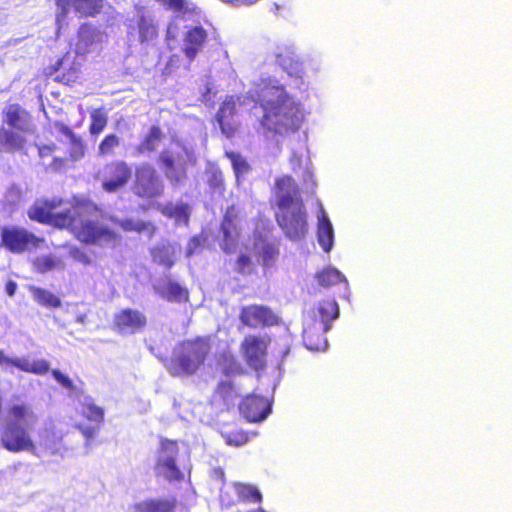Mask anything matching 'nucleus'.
Masks as SVG:
<instances>
[{"label": "nucleus", "instance_id": "obj_1", "mask_svg": "<svg viewBox=\"0 0 512 512\" xmlns=\"http://www.w3.org/2000/svg\"><path fill=\"white\" fill-rule=\"evenodd\" d=\"M261 126L273 135H288L299 130L304 115L300 104L292 99L283 86L265 84L261 88Z\"/></svg>", "mask_w": 512, "mask_h": 512}, {"label": "nucleus", "instance_id": "obj_2", "mask_svg": "<svg viewBox=\"0 0 512 512\" xmlns=\"http://www.w3.org/2000/svg\"><path fill=\"white\" fill-rule=\"evenodd\" d=\"M275 196L278 208L275 219L278 226L291 241L303 239L309 230L307 211L292 176L284 175L275 180Z\"/></svg>", "mask_w": 512, "mask_h": 512}, {"label": "nucleus", "instance_id": "obj_3", "mask_svg": "<svg viewBox=\"0 0 512 512\" xmlns=\"http://www.w3.org/2000/svg\"><path fill=\"white\" fill-rule=\"evenodd\" d=\"M103 220L104 216L96 207L85 203L71 204L65 229L80 243L98 247H115L121 242V235Z\"/></svg>", "mask_w": 512, "mask_h": 512}, {"label": "nucleus", "instance_id": "obj_4", "mask_svg": "<svg viewBox=\"0 0 512 512\" xmlns=\"http://www.w3.org/2000/svg\"><path fill=\"white\" fill-rule=\"evenodd\" d=\"M212 353V341L209 335L185 339L176 344L167 369L172 376L195 375L204 366Z\"/></svg>", "mask_w": 512, "mask_h": 512}, {"label": "nucleus", "instance_id": "obj_5", "mask_svg": "<svg viewBox=\"0 0 512 512\" xmlns=\"http://www.w3.org/2000/svg\"><path fill=\"white\" fill-rule=\"evenodd\" d=\"M8 420L5 423L1 444L9 452L34 451L35 443L29 433V424L37 420L32 409L24 404H14L8 409Z\"/></svg>", "mask_w": 512, "mask_h": 512}, {"label": "nucleus", "instance_id": "obj_6", "mask_svg": "<svg viewBox=\"0 0 512 512\" xmlns=\"http://www.w3.org/2000/svg\"><path fill=\"white\" fill-rule=\"evenodd\" d=\"M70 203L60 198L38 199L28 209L30 220L65 229L70 216Z\"/></svg>", "mask_w": 512, "mask_h": 512}, {"label": "nucleus", "instance_id": "obj_7", "mask_svg": "<svg viewBox=\"0 0 512 512\" xmlns=\"http://www.w3.org/2000/svg\"><path fill=\"white\" fill-rule=\"evenodd\" d=\"M44 238L17 225H5L0 228V247L12 254H23L40 248Z\"/></svg>", "mask_w": 512, "mask_h": 512}, {"label": "nucleus", "instance_id": "obj_8", "mask_svg": "<svg viewBox=\"0 0 512 512\" xmlns=\"http://www.w3.org/2000/svg\"><path fill=\"white\" fill-rule=\"evenodd\" d=\"M179 454V445L176 440L162 438L160 440L159 457L155 464V471L158 476L168 482H181L184 480V473L176 463Z\"/></svg>", "mask_w": 512, "mask_h": 512}, {"label": "nucleus", "instance_id": "obj_9", "mask_svg": "<svg viewBox=\"0 0 512 512\" xmlns=\"http://www.w3.org/2000/svg\"><path fill=\"white\" fill-rule=\"evenodd\" d=\"M132 167L124 160H111L98 171L101 188L107 193H115L128 185L132 178Z\"/></svg>", "mask_w": 512, "mask_h": 512}, {"label": "nucleus", "instance_id": "obj_10", "mask_svg": "<svg viewBox=\"0 0 512 512\" xmlns=\"http://www.w3.org/2000/svg\"><path fill=\"white\" fill-rule=\"evenodd\" d=\"M268 336L247 335L240 344V352L246 365L256 372L264 371L267 366Z\"/></svg>", "mask_w": 512, "mask_h": 512}, {"label": "nucleus", "instance_id": "obj_11", "mask_svg": "<svg viewBox=\"0 0 512 512\" xmlns=\"http://www.w3.org/2000/svg\"><path fill=\"white\" fill-rule=\"evenodd\" d=\"M57 12L55 23L57 32L67 25V18L72 7L79 17H95L103 9L104 0H55Z\"/></svg>", "mask_w": 512, "mask_h": 512}, {"label": "nucleus", "instance_id": "obj_12", "mask_svg": "<svg viewBox=\"0 0 512 512\" xmlns=\"http://www.w3.org/2000/svg\"><path fill=\"white\" fill-rule=\"evenodd\" d=\"M163 183L150 164H143L135 171V179L132 186L134 195L142 199H154L162 195Z\"/></svg>", "mask_w": 512, "mask_h": 512}, {"label": "nucleus", "instance_id": "obj_13", "mask_svg": "<svg viewBox=\"0 0 512 512\" xmlns=\"http://www.w3.org/2000/svg\"><path fill=\"white\" fill-rule=\"evenodd\" d=\"M240 220L238 208L235 205L228 206L220 225L223 234L221 249L226 254L234 253L237 250L241 235Z\"/></svg>", "mask_w": 512, "mask_h": 512}, {"label": "nucleus", "instance_id": "obj_14", "mask_svg": "<svg viewBox=\"0 0 512 512\" xmlns=\"http://www.w3.org/2000/svg\"><path fill=\"white\" fill-rule=\"evenodd\" d=\"M148 323L144 312L138 309L124 308L113 317L112 328L120 335H133L144 331Z\"/></svg>", "mask_w": 512, "mask_h": 512}, {"label": "nucleus", "instance_id": "obj_15", "mask_svg": "<svg viewBox=\"0 0 512 512\" xmlns=\"http://www.w3.org/2000/svg\"><path fill=\"white\" fill-rule=\"evenodd\" d=\"M158 164L172 184L178 185L187 178V163L183 154L163 149L158 155Z\"/></svg>", "mask_w": 512, "mask_h": 512}, {"label": "nucleus", "instance_id": "obj_16", "mask_svg": "<svg viewBox=\"0 0 512 512\" xmlns=\"http://www.w3.org/2000/svg\"><path fill=\"white\" fill-rule=\"evenodd\" d=\"M239 319L249 328L271 327L280 323V318L267 306L252 304L240 310Z\"/></svg>", "mask_w": 512, "mask_h": 512}, {"label": "nucleus", "instance_id": "obj_17", "mask_svg": "<svg viewBox=\"0 0 512 512\" xmlns=\"http://www.w3.org/2000/svg\"><path fill=\"white\" fill-rule=\"evenodd\" d=\"M239 410L249 422H261L271 413V403L266 397L250 394L241 401Z\"/></svg>", "mask_w": 512, "mask_h": 512}, {"label": "nucleus", "instance_id": "obj_18", "mask_svg": "<svg viewBox=\"0 0 512 512\" xmlns=\"http://www.w3.org/2000/svg\"><path fill=\"white\" fill-rule=\"evenodd\" d=\"M2 125L18 130V131H29V124L31 115L24 107L19 103L7 104L2 112Z\"/></svg>", "mask_w": 512, "mask_h": 512}, {"label": "nucleus", "instance_id": "obj_19", "mask_svg": "<svg viewBox=\"0 0 512 512\" xmlns=\"http://www.w3.org/2000/svg\"><path fill=\"white\" fill-rule=\"evenodd\" d=\"M208 34L201 26H194L187 30L183 38L182 51L189 61H193L202 50Z\"/></svg>", "mask_w": 512, "mask_h": 512}, {"label": "nucleus", "instance_id": "obj_20", "mask_svg": "<svg viewBox=\"0 0 512 512\" xmlns=\"http://www.w3.org/2000/svg\"><path fill=\"white\" fill-rule=\"evenodd\" d=\"M24 131H18L6 126H0V153H15L26 146Z\"/></svg>", "mask_w": 512, "mask_h": 512}, {"label": "nucleus", "instance_id": "obj_21", "mask_svg": "<svg viewBox=\"0 0 512 512\" xmlns=\"http://www.w3.org/2000/svg\"><path fill=\"white\" fill-rule=\"evenodd\" d=\"M236 114V104L233 97L226 98L217 111L216 119L220 129L224 135L231 138L235 135L237 127L234 123L230 122Z\"/></svg>", "mask_w": 512, "mask_h": 512}, {"label": "nucleus", "instance_id": "obj_22", "mask_svg": "<svg viewBox=\"0 0 512 512\" xmlns=\"http://www.w3.org/2000/svg\"><path fill=\"white\" fill-rule=\"evenodd\" d=\"M178 505L176 497L151 498L135 503L133 512H175Z\"/></svg>", "mask_w": 512, "mask_h": 512}, {"label": "nucleus", "instance_id": "obj_23", "mask_svg": "<svg viewBox=\"0 0 512 512\" xmlns=\"http://www.w3.org/2000/svg\"><path fill=\"white\" fill-rule=\"evenodd\" d=\"M313 313L314 318L323 326V331H328L330 323L339 316V306L335 299L325 298L317 304Z\"/></svg>", "mask_w": 512, "mask_h": 512}, {"label": "nucleus", "instance_id": "obj_24", "mask_svg": "<svg viewBox=\"0 0 512 512\" xmlns=\"http://www.w3.org/2000/svg\"><path fill=\"white\" fill-rule=\"evenodd\" d=\"M164 138L165 134L160 125H152L148 132L140 140L136 147V151L140 155H149L155 153Z\"/></svg>", "mask_w": 512, "mask_h": 512}, {"label": "nucleus", "instance_id": "obj_25", "mask_svg": "<svg viewBox=\"0 0 512 512\" xmlns=\"http://www.w3.org/2000/svg\"><path fill=\"white\" fill-rule=\"evenodd\" d=\"M111 220L117 222L124 232L146 234L148 238L154 237L157 231V227L152 221L134 220L132 218L118 220L114 217H111Z\"/></svg>", "mask_w": 512, "mask_h": 512}, {"label": "nucleus", "instance_id": "obj_26", "mask_svg": "<svg viewBox=\"0 0 512 512\" xmlns=\"http://www.w3.org/2000/svg\"><path fill=\"white\" fill-rule=\"evenodd\" d=\"M317 239L319 245L325 252L331 251L334 245V230L323 209H321V214L318 218Z\"/></svg>", "mask_w": 512, "mask_h": 512}, {"label": "nucleus", "instance_id": "obj_27", "mask_svg": "<svg viewBox=\"0 0 512 512\" xmlns=\"http://www.w3.org/2000/svg\"><path fill=\"white\" fill-rule=\"evenodd\" d=\"M326 332L327 331H323V326L317 329L315 325H308L304 328L302 333L305 346L312 351L323 350L327 346Z\"/></svg>", "mask_w": 512, "mask_h": 512}, {"label": "nucleus", "instance_id": "obj_28", "mask_svg": "<svg viewBox=\"0 0 512 512\" xmlns=\"http://www.w3.org/2000/svg\"><path fill=\"white\" fill-rule=\"evenodd\" d=\"M219 365L221 367L222 374L228 378L243 376L246 374L245 368L232 353L221 354Z\"/></svg>", "mask_w": 512, "mask_h": 512}, {"label": "nucleus", "instance_id": "obj_29", "mask_svg": "<svg viewBox=\"0 0 512 512\" xmlns=\"http://www.w3.org/2000/svg\"><path fill=\"white\" fill-rule=\"evenodd\" d=\"M160 294L169 302H187L189 300V291L179 283L169 280L161 289Z\"/></svg>", "mask_w": 512, "mask_h": 512}, {"label": "nucleus", "instance_id": "obj_30", "mask_svg": "<svg viewBox=\"0 0 512 512\" xmlns=\"http://www.w3.org/2000/svg\"><path fill=\"white\" fill-rule=\"evenodd\" d=\"M233 491L237 497V502L254 504L262 502V494L252 485L236 483L233 485Z\"/></svg>", "mask_w": 512, "mask_h": 512}, {"label": "nucleus", "instance_id": "obj_31", "mask_svg": "<svg viewBox=\"0 0 512 512\" xmlns=\"http://www.w3.org/2000/svg\"><path fill=\"white\" fill-rule=\"evenodd\" d=\"M215 401L222 402L226 406L233 404L239 396L232 381H220L214 390Z\"/></svg>", "mask_w": 512, "mask_h": 512}, {"label": "nucleus", "instance_id": "obj_32", "mask_svg": "<svg viewBox=\"0 0 512 512\" xmlns=\"http://www.w3.org/2000/svg\"><path fill=\"white\" fill-rule=\"evenodd\" d=\"M139 40L141 43L154 40L158 37V27L154 21L145 16L141 15L137 21Z\"/></svg>", "mask_w": 512, "mask_h": 512}, {"label": "nucleus", "instance_id": "obj_33", "mask_svg": "<svg viewBox=\"0 0 512 512\" xmlns=\"http://www.w3.org/2000/svg\"><path fill=\"white\" fill-rule=\"evenodd\" d=\"M15 367L20 371L36 375H44L50 370L49 362L44 359L29 361L22 358V360L15 361Z\"/></svg>", "mask_w": 512, "mask_h": 512}, {"label": "nucleus", "instance_id": "obj_34", "mask_svg": "<svg viewBox=\"0 0 512 512\" xmlns=\"http://www.w3.org/2000/svg\"><path fill=\"white\" fill-rule=\"evenodd\" d=\"M151 256L153 261L165 267L166 269H170L175 264V255L174 251L170 246H156L151 250Z\"/></svg>", "mask_w": 512, "mask_h": 512}, {"label": "nucleus", "instance_id": "obj_35", "mask_svg": "<svg viewBox=\"0 0 512 512\" xmlns=\"http://www.w3.org/2000/svg\"><path fill=\"white\" fill-rule=\"evenodd\" d=\"M319 285L323 287H331L342 282H346L345 276L335 268H325L316 274Z\"/></svg>", "mask_w": 512, "mask_h": 512}, {"label": "nucleus", "instance_id": "obj_36", "mask_svg": "<svg viewBox=\"0 0 512 512\" xmlns=\"http://www.w3.org/2000/svg\"><path fill=\"white\" fill-rule=\"evenodd\" d=\"M31 291L34 300L38 304L49 308H58L61 306V300L52 292L39 287H33Z\"/></svg>", "mask_w": 512, "mask_h": 512}, {"label": "nucleus", "instance_id": "obj_37", "mask_svg": "<svg viewBox=\"0 0 512 512\" xmlns=\"http://www.w3.org/2000/svg\"><path fill=\"white\" fill-rule=\"evenodd\" d=\"M89 133L97 136L103 132L108 123V117L103 108H96L90 114Z\"/></svg>", "mask_w": 512, "mask_h": 512}, {"label": "nucleus", "instance_id": "obj_38", "mask_svg": "<svg viewBox=\"0 0 512 512\" xmlns=\"http://www.w3.org/2000/svg\"><path fill=\"white\" fill-rule=\"evenodd\" d=\"M161 212L168 218H174L178 222H184L185 224L189 221V208L187 204L181 203L177 205L167 204Z\"/></svg>", "mask_w": 512, "mask_h": 512}, {"label": "nucleus", "instance_id": "obj_39", "mask_svg": "<svg viewBox=\"0 0 512 512\" xmlns=\"http://www.w3.org/2000/svg\"><path fill=\"white\" fill-rule=\"evenodd\" d=\"M120 145V138L118 135L111 133L107 134L99 143L98 154L102 157L112 155Z\"/></svg>", "mask_w": 512, "mask_h": 512}, {"label": "nucleus", "instance_id": "obj_40", "mask_svg": "<svg viewBox=\"0 0 512 512\" xmlns=\"http://www.w3.org/2000/svg\"><path fill=\"white\" fill-rule=\"evenodd\" d=\"M77 36L79 44L86 48L95 42L97 29L89 23H83L78 29Z\"/></svg>", "mask_w": 512, "mask_h": 512}, {"label": "nucleus", "instance_id": "obj_41", "mask_svg": "<svg viewBox=\"0 0 512 512\" xmlns=\"http://www.w3.org/2000/svg\"><path fill=\"white\" fill-rule=\"evenodd\" d=\"M62 131L71 138L72 148L70 152V159L72 161L81 159L85 153V147L82 141L74 135L73 131L69 127L64 126Z\"/></svg>", "mask_w": 512, "mask_h": 512}, {"label": "nucleus", "instance_id": "obj_42", "mask_svg": "<svg viewBox=\"0 0 512 512\" xmlns=\"http://www.w3.org/2000/svg\"><path fill=\"white\" fill-rule=\"evenodd\" d=\"M57 259L52 255H42L36 257L33 261V267L36 272L44 274L56 268Z\"/></svg>", "mask_w": 512, "mask_h": 512}, {"label": "nucleus", "instance_id": "obj_43", "mask_svg": "<svg viewBox=\"0 0 512 512\" xmlns=\"http://www.w3.org/2000/svg\"><path fill=\"white\" fill-rule=\"evenodd\" d=\"M279 255V249L277 245L273 243H264L261 247L259 256L261 258V264L263 266H270L273 264Z\"/></svg>", "mask_w": 512, "mask_h": 512}, {"label": "nucleus", "instance_id": "obj_44", "mask_svg": "<svg viewBox=\"0 0 512 512\" xmlns=\"http://www.w3.org/2000/svg\"><path fill=\"white\" fill-rule=\"evenodd\" d=\"M235 269L242 275L251 274L254 270L251 257L247 254L241 253L235 262Z\"/></svg>", "mask_w": 512, "mask_h": 512}, {"label": "nucleus", "instance_id": "obj_45", "mask_svg": "<svg viewBox=\"0 0 512 512\" xmlns=\"http://www.w3.org/2000/svg\"><path fill=\"white\" fill-rule=\"evenodd\" d=\"M225 439L229 445L241 446L248 442L249 436L242 430H233L226 433Z\"/></svg>", "mask_w": 512, "mask_h": 512}, {"label": "nucleus", "instance_id": "obj_46", "mask_svg": "<svg viewBox=\"0 0 512 512\" xmlns=\"http://www.w3.org/2000/svg\"><path fill=\"white\" fill-rule=\"evenodd\" d=\"M79 71L75 67H71L67 72L59 73L55 76V80L65 85H72L78 80Z\"/></svg>", "mask_w": 512, "mask_h": 512}, {"label": "nucleus", "instance_id": "obj_47", "mask_svg": "<svg viewBox=\"0 0 512 512\" xmlns=\"http://www.w3.org/2000/svg\"><path fill=\"white\" fill-rule=\"evenodd\" d=\"M208 185L213 190L221 191L224 189V177L221 171L212 170L208 175Z\"/></svg>", "mask_w": 512, "mask_h": 512}, {"label": "nucleus", "instance_id": "obj_48", "mask_svg": "<svg viewBox=\"0 0 512 512\" xmlns=\"http://www.w3.org/2000/svg\"><path fill=\"white\" fill-rule=\"evenodd\" d=\"M69 256L79 262V263H82L83 265H90L92 260L90 258V256L88 255V253L83 250L82 248L78 247V246H72L70 249H69Z\"/></svg>", "mask_w": 512, "mask_h": 512}, {"label": "nucleus", "instance_id": "obj_49", "mask_svg": "<svg viewBox=\"0 0 512 512\" xmlns=\"http://www.w3.org/2000/svg\"><path fill=\"white\" fill-rule=\"evenodd\" d=\"M84 414L85 417L90 421L101 423L104 420L103 409L94 404L87 405Z\"/></svg>", "mask_w": 512, "mask_h": 512}, {"label": "nucleus", "instance_id": "obj_50", "mask_svg": "<svg viewBox=\"0 0 512 512\" xmlns=\"http://www.w3.org/2000/svg\"><path fill=\"white\" fill-rule=\"evenodd\" d=\"M51 374L53 376V378L64 388L68 389V390H74V385H73V382L72 380L66 376L65 374H63L61 371H59L58 369H53L51 371Z\"/></svg>", "mask_w": 512, "mask_h": 512}, {"label": "nucleus", "instance_id": "obj_51", "mask_svg": "<svg viewBox=\"0 0 512 512\" xmlns=\"http://www.w3.org/2000/svg\"><path fill=\"white\" fill-rule=\"evenodd\" d=\"M220 503L223 507H231L234 506L237 502V499H234L228 490L222 491L220 494Z\"/></svg>", "mask_w": 512, "mask_h": 512}, {"label": "nucleus", "instance_id": "obj_52", "mask_svg": "<svg viewBox=\"0 0 512 512\" xmlns=\"http://www.w3.org/2000/svg\"><path fill=\"white\" fill-rule=\"evenodd\" d=\"M56 150V146L54 144L51 145H42L38 148V153L41 158L50 156Z\"/></svg>", "mask_w": 512, "mask_h": 512}, {"label": "nucleus", "instance_id": "obj_53", "mask_svg": "<svg viewBox=\"0 0 512 512\" xmlns=\"http://www.w3.org/2000/svg\"><path fill=\"white\" fill-rule=\"evenodd\" d=\"M22 360V358H9L4 355L3 351H0V365H11L15 367V361Z\"/></svg>", "mask_w": 512, "mask_h": 512}, {"label": "nucleus", "instance_id": "obj_54", "mask_svg": "<svg viewBox=\"0 0 512 512\" xmlns=\"http://www.w3.org/2000/svg\"><path fill=\"white\" fill-rule=\"evenodd\" d=\"M17 284L10 280L6 283V292L9 296H13L16 292Z\"/></svg>", "mask_w": 512, "mask_h": 512}, {"label": "nucleus", "instance_id": "obj_55", "mask_svg": "<svg viewBox=\"0 0 512 512\" xmlns=\"http://www.w3.org/2000/svg\"><path fill=\"white\" fill-rule=\"evenodd\" d=\"M63 60L59 59L54 65H51L48 69V75H52L54 73H57L60 69V66L62 65Z\"/></svg>", "mask_w": 512, "mask_h": 512}, {"label": "nucleus", "instance_id": "obj_56", "mask_svg": "<svg viewBox=\"0 0 512 512\" xmlns=\"http://www.w3.org/2000/svg\"><path fill=\"white\" fill-rule=\"evenodd\" d=\"M79 430L83 433L86 438H91L94 434V430L92 428L78 426Z\"/></svg>", "mask_w": 512, "mask_h": 512}, {"label": "nucleus", "instance_id": "obj_57", "mask_svg": "<svg viewBox=\"0 0 512 512\" xmlns=\"http://www.w3.org/2000/svg\"><path fill=\"white\" fill-rule=\"evenodd\" d=\"M62 164H63V160H62V159H60V158H54V160H53V165H54V167H55V168H59V167H61V166H62Z\"/></svg>", "mask_w": 512, "mask_h": 512}, {"label": "nucleus", "instance_id": "obj_58", "mask_svg": "<svg viewBox=\"0 0 512 512\" xmlns=\"http://www.w3.org/2000/svg\"><path fill=\"white\" fill-rule=\"evenodd\" d=\"M227 156L232 159V160H235L236 158H238V155L233 153V152H230V153H227Z\"/></svg>", "mask_w": 512, "mask_h": 512}, {"label": "nucleus", "instance_id": "obj_59", "mask_svg": "<svg viewBox=\"0 0 512 512\" xmlns=\"http://www.w3.org/2000/svg\"><path fill=\"white\" fill-rule=\"evenodd\" d=\"M305 174L308 176V178H309V179H311V180H312V178H313V174H312V172H311V171L306 170V171H305Z\"/></svg>", "mask_w": 512, "mask_h": 512}, {"label": "nucleus", "instance_id": "obj_60", "mask_svg": "<svg viewBox=\"0 0 512 512\" xmlns=\"http://www.w3.org/2000/svg\"><path fill=\"white\" fill-rule=\"evenodd\" d=\"M183 151H184L185 156H189L190 155V152L186 148H183Z\"/></svg>", "mask_w": 512, "mask_h": 512}]
</instances>
